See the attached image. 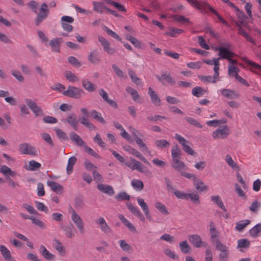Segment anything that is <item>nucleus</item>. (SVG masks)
Here are the masks:
<instances>
[{
	"mask_svg": "<svg viewBox=\"0 0 261 261\" xmlns=\"http://www.w3.org/2000/svg\"><path fill=\"white\" fill-rule=\"evenodd\" d=\"M27 5L33 12L37 14L35 19V23L37 26H38L43 20L45 19L49 14V10L45 3L41 5L38 13H37L38 3L36 1H31L27 4Z\"/></svg>",
	"mask_w": 261,
	"mask_h": 261,
	"instance_id": "obj_1",
	"label": "nucleus"
},
{
	"mask_svg": "<svg viewBox=\"0 0 261 261\" xmlns=\"http://www.w3.org/2000/svg\"><path fill=\"white\" fill-rule=\"evenodd\" d=\"M63 94L71 98L79 99L85 95V92L81 88L69 86L66 90L63 92Z\"/></svg>",
	"mask_w": 261,
	"mask_h": 261,
	"instance_id": "obj_2",
	"label": "nucleus"
},
{
	"mask_svg": "<svg viewBox=\"0 0 261 261\" xmlns=\"http://www.w3.org/2000/svg\"><path fill=\"white\" fill-rule=\"evenodd\" d=\"M186 178L189 179H192L193 185L198 191L201 192L203 191H207L208 190L207 186L198 177H197L194 174L191 173L190 174H187Z\"/></svg>",
	"mask_w": 261,
	"mask_h": 261,
	"instance_id": "obj_3",
	"label": "nucleus"
},
{
	"mask_svg": "<svg viewBox=\"0 0 261 261\" xmlns=\"http://www.w3.org/2000/svg\"><path fill=\"white\" fill-rule=\"evenodd\" d=\"M19 152L21 154H28L32 156L37 155V150L35 147L28 143H23L19 145Z\"/></svg>",
	"mask_w": 261,
	"mask_h": 261,
	"instance_id": "obj_4",
	"label": "nucleus"
},
{
	"mask_svg": "<svg viewBox=\"0 0 261 261\" xmlns=\"http://www.w3.org/2000/svg\"><path fill=\"white\" fill-rule=\"evenodd\" d=\"M164 179L167 186V190L169 192H173L176 197L179 199L187 200V193H185L182 191L175 190L172 185L171 180L169 178L165 177Z\"/></svg>",
	"mask_w": 261,
	"mask_h": 261,
	"instance_id": "obj_5",
	"label": "nucleus"
},
{
	"mask_svg": "<svg viewBox=\"0 0 261 261\" xmlns=\"http://www.w3.org/2000/svg\"><path fill=\"white\" fill-rule=\"evenodd\" d=\"M70 213L71 214L72 221L75 224L80 232L83 234L84 232V224L82 218L72 207L70 208Z\"/></svg>",
	"mask_w": 261,
	"mask_h": 261,
	"instance_id": "obj_6",
	"label": "nucleus"
},
{
	"mask_svg": "<svg viewBox=\"0 0 261 261\" xmlns=\"http://www.w3.org/2000/svg\"><path fill=\"white\" fill-rule=\"evenodd\" d=\"M171 166L175 170L179 172L180 174L186 177L187 174H190L191 173L186 172L184 170H186L187 167L185 163L180 161L179 159L174 160L172 161L171 163Z\"/></svg>",
	"mask_w": 261,
	"mask_h": 261,
	"instance_id": "obj_7",
	"label": "nucleus"
},
{
	"mask_svg": "<svg viewBox=\"0 0 261 261\" xmlns=\"http://www.w3.org/2000/svg\"><path fill=\"white\" fill-rule=\"evenodd\" d=\"M175 138L178 141L179 143L181 144L183 147L182 149L185 152L191 155L195 154L194 151L189 145L190 142L186 140L184 137L178 134H176Z\"/></svg>",
	"mask_w": 261,
	"mask_h": 261,
	"instance_id": "obj_8",
	"label": "nucleus"
},
{
	"mask_svg": "<svg viewBox=\"0 0 261 261\" xmlns=\"http://www.w3.org/2000/svg\"><path fill=\"white\" fill-rule=\"evenodd\" d=\"M99 42L103 47V49L108 55H113L116 53V49L111 46L110 43L103 37L99 36L98 37Z\"/></svg>",
	"mask_w": 261,
	"mask_h": 261,
	"instance_id": "obj_9",
	"label": "nucleus"
},
{
	"mask_svg": "<svg viewBox=\"0 0 261 261\" xmlns=\"http://www.w3.org/2000/svg\"><path fill=\"white\" fill-rule=\"evenodd\" d=\"M24 101L26 105L29 107L36 116L42 115L43 114L41 107L37 106L36 103L30 98H25Z\"/></svg>",
	"mask_w": 261,
	"mask_h": 261,
	"instance_id": "obj_10",
	"label": "nucleus"
},
{
	"mask_svg": "<svg viewBox=\"0 0 261 261\" xmlns=\"http://www.w3.org/2000/svg\"><path fill=\"white\" fill-rule=\"evenodd\" d=\"M229 134L228 127L225 125L222 128H218L213 133V137L214 139H224L227 137Z\"/></svg>",
	"mask_w": 261,
	"mask_h": 261,
	"instance_id": "obj_11",
	"label": "nucleus"
},
{
	"mask_svg": "<svg viewBox=\"0 0 261 261\" xmlns=\"http://www.w3.org/2000/svg\"><path fill=\"white\" fill-rule=\"evenodd\" d=\"M81 111L84 116L82 117L80 119V122L90 130L95 129V127L94 125L87 119V117L89 116L88 110L86 108H82L81 109Z\"/></svg>",
	"mask_w": 261,
	"mask_h": 261,
	"instance_id": "obj_12",
	"label": "nucleus"
},
{
	"mask_svg": "<svg viewBox=\"0 0 261 261\" xmlns=\"http://www.w3.org/2000/svg\"><path fill=\"white\" fill-rule=\"evenodd\" d=\"M124 149L129 152L130 153L133 154L136 157L138 158L142 161H143L145 164L150 165L149 162L145 159V158L142 155V154L138 151L137 150L132 147L130 146L127 145L124 147Z\"/></svg>",
	"mask_w": 261,
	"mask_h": 261,
	"instance_id": "obj_13",
	"label": "nucleus"
},
{
	"mask_svg": "<svg viewBox=\"0 0 261 261\" xmlns=\"http://www.w3.org/2000/svg\"><path fill=\"white\" fill-rule=\"evenodd\" d=\"M126 206L129 211L135 216L138 217L142 222H144L145 221V218L143 214L137 207L134 206L132 203H127Z\"/></svg>",
	"mask_w": 261,
	"mask_h": 261,
	"instance_id": "obj_14",
	"label": "nucleus"
},
{
	"mask_svg": "<svg viewBox=\"0 0 261 261\" xmlns=\"http://www.w3.org/2000/svg\"><path fill=\"white\" fill-rule=\"evenodd\" d=\"M96 222L98 223L101 230L106 234H110L112 232L110 227L107 224L106 220L103 217H100L96 220Z\"/></svg>",
	"mask_w": 261,
	"mask_h": 261,
	"instance_id": "obj_15",
	"label": "nucleus"
},
{
	"mask_svg": "<svg viewBox=\"0 0 261 261\" xmlns=\"http://www.w3.org/2000/svg\"><path fill=\"white\" fill-rule=\"evenodd\" d=\"M88 59L89 62L93 64H98L100 62L99 52L97 49L91 51L88 55Z\"/></svg>",
	"mask_w": 261,
	"mask_h": 261,
	"instance_id": "obj_16",
	"label": "nucleus"
},
{
	"mask_svg": "<svg viewBox=\"0 0 261 261\" xmlns=\"http://www.w3.org/2000/svg\"><path fill=\"white\" fill-rule=\"evenodd\" d=\"M137 201L138 204L141 206L143 212H144L145 217L149 220H151V216L150 215L149 210L147 204L144 202V200L142 198H138Z\"/></svg>",
	"mask_w": 261,
	"mask_h": 261,
	"instance_id": "obj_17",
	"label": "nucleus"
},
{
	"mask_svg": "<svg viewBox=\"0 0 261 261\" xmlns=\"http://www.w3.org/2000/svg\"><path fill=\"white\" fill-rule=\"evenodd\" d=\"M148 94L150 97V99L152 103L156 106L161 105V99L157 93L153 90L151 87L148 88Z\"/></svg>",
	"mask_w": 261,
	"mask_h": 261,
	"instance_id": "obj_18",
	"label": "nucleus"
},
{
	"mask_svg": "<svg viewBox=\"0 0 261 261\" xmlns=\"http://www.w3.org/2000/svg\"><path fill=\"white\" fill-rule=\"evenodd\" d=\"M70 139L74 142L77 146H83L86 144L84 140L77 134L73 132L69 133Z\"/></svg>",
	"mask_w": 261,
	"mask_h": 261,
	"instance_id": "obj_19",
	"label": "nucleus"
},
{
	"mask_svg": "<svg viewBox=\"0 0 261 261\" xmlns=\"http://www.w3.org/2000/svg\"><path fill=\"white\" fill-rule=\"evenodd\" d=\"M221 51L218 53L219 57L217 59H219V60L222 59H227L229 57H233L236 56L235 54L230 51L227 48L224 47L223 48H220Z\"/></svg>",
	"mask_w": 261,
	"mask_h": 261,
	"instance_id": "obj_20",
	"label": "nucleus"
},
{
	"mask_svg": "<svg viewBox=\"0 0 261 261\" xmlns=\"http://www.w3.org/2000/svg\"><path fill=\"white\" fill-rule=\"evenodd\" d=\"M223 96L229 99H235L239 97V94L234 91L228 89L221 90Z\"/></svg>",
	"mask_w": 261,
	"mask_h": 261,
	"instance_id": "obj_21",
	"label": "nucleus"
},
{
	"mask_svg": "<svg viewBox=\"0 0 261 261\" xmlns=\"http://www.w3.org/2000/svg\"><path fill=\"white\" fill-rule=\"evenodd\" d=\"M39 251L44 258L49 261H52L55 259V255L50 253L43 245H41Z\"/></svg>",
	"mask_w": 261,
	"mask_h": 261,
	"instance_id": "obj_22",
	"label": "nucleus"
},
{
	"mask_svg": "<svg viewBox=\"0 0 261 261\" xmlns=\"http://www.w3.org/2000/svg\"><path fill=\"white\" fill-rule=\"evenodd\" d=\"M237 248H240L241 252H244V250L248 249L250 245V242L247 239H242L238 240L237 241Z\"/></svg>",
	"mask_w": 261,
	"mask_h": 261,
	"instance_id": "obj_23",
	"label": "nucleus"
},
{
	"mask_svg": "<svg viewBox=\"0 0 261 261\" xmlns=\"http://www.w3.org/2000/svg\"><path fill=\"white\" fill-rule=\"evenodd\" d=\"M189 240L195 247L199 248L202 245L201 238L198 234L190 235Z\"/></svg>",
	"mask_w": 261,
	"mask_h": 261,
	"instance_id": "obj_24",
	"label": "nucleus"
},
{
	"mask_svg": "<svg viewBox=\"0 0 261 261\" xmlns=\"http://www.w3.org/2000/svg\"><path fill=\"white\" fill-rule=\"evenodd\" d=\"M62 41L61 38H56L51 40L49 42V45L51 47V50L54 52L59 53L60 45Z\"/></svg>",
	"mask_w": 261,
	"mask_h": 261,
	"instance_id": "obj_25",
	"label": "nucleus"
},
{
	"mask_svg": "<svg viewBox=\"0 0 261 261\" xmlns=\"http://www.w3.org/2000/svg\"><path fill=\"white\" fill-rule=\"evenodd\" d=\"M97 189L100 191L109 195H112L114 194V191L113 187L110 185L98 184L97 186Z\"/></svg>",
	"mask_w": 261,
	"mask_h": 261,
	"instance_id": "obj_26",
	"label": "nucleus"
},
{
	"mask_svg": "<svg viewBox=\"0 0 261 261\" xmlns=\"http://www.w3.org/2000/svg\"><path fill=\"white\" fill-rule=\"evenodd\" d=\"M130 160L134 164V165L131 166L128 163H126L125 164L127 166L131 168L132 170L136 169L140 172H143L142 168L143 165L140 162L132 158H130Z\"/></svg>",
	"mask_w": 261,
	"mask_h": 261,
	"instance_id": "obj_27",
	"label": "nucleus"
},
{
	"mask_svg": "<svg viewBox=\"0 0 261 261\" xmlns=\"http://www.w3.org/2000/svg\"><path fill=\"white\" fill-rule=\"evenodd\" d=\"M66 122L70 125L75 130H77L78 121L74 114L72 113L66 119Z\"/></svg>",
	"mask_w": 261,
	"mask_h": 261,
	"instance_id": "obj_28",
	"label": "nucleus"
},
{
	"mask_svg": "<svg viewBox=\"0 0 261 261\" xmlns=\"http://www.w3.org/2000/svg\"><path fill=\"white\" fill-rule=\"evenodd\" d=\"M47 185L50 188L52 191L56 193L62 192L63 190L62 186L54 181L48 180L47 181Z\"/></svg>",
	"mask_w": 261,
	"mask_h": 261,
	"instance_id": "obj_29",
	"label": "nucleus"
},
{
	"mask_svg": "<svg viewBox=\"0 0 261 261\" xmlns=\"http://www.w3.org/2000/svg\"><path fill=\"white\" fill-rule=\"evenodd\" d=\"M0 252L5 260L7 261L12 260V257L11 253L5 246L2 245H0Z\"/></svg>",
	"mask_w": 261,
	"mask_h": 261,
	"instance_id": "obj_30",
	"label": "nucleus"
},
{
	"mask_svg": "<svg viewBox=\"0 0 261 261\" xmlns=\"http://www.w3.org/2000/svg\"><path fill=\"white\" fill-rule=\"evenodd\" d=\"M82 84L84 89L88 92H91L96 89V87L87 79H83L82 80Z\"/></svg>",
	"mask_w": 261,
	"mask_h": 261,
	"instance_id": "obj_31",
	"label": "nucleus"
},
{
	"mask_svg": "<svg viewBox=\"0 0 261 261\" xmlns=\"http://www.w3.org/2000/svg\"><path fill=\"white\" fill-rule=\"evenodd\" d=\"M93 5L94 11L101 14L103 13L104 10L107 11V9H108V8L102 2H93Z\"/></svg>",
	"mask_w": 261,
	"mask_h": 261,
	"instance_id": "obj_32",
	"label": "nucleus"
},
{
	"mask_svg": "<svg viewBox=\"0 0 261 261\" xmlns=\"http://www.w3.org/2000/svg\"><path fill=\"white\" fill-rule=\"evenodd\" d=\"M261 224L258 223L255 225L249 230L250 235L253 238L258 237L261 235Z\"/></svg>",
	"mask_w": 261,
	"mask_h": 261,
	"instance_id": "obj_33",
	"label": "nucleus"
},
{
	"mask_svg": "<svg viewBox=\"0 0 261 261\" xmlns=\"http://www.w3.org/2000/svg\"><path fill=\"white\" fill-rule=\"evenodd\" d=\"M76 161L77 159L74 156H72L69 158L66 168V171L68 174H70L72 172L73 166L75 164Z\"/></svg>",
	"mask_w": 261,
	"mask_h": 261,
	"instance_id": "obj_34",
	"label": "nucleus"
},
{
	"mask_svg": "<svg viewBox=\"0 0 261 261\" xmlns=\"http://www.w3.org/2000/svg\"><path fill=\"white\" fill-rule=\"evenodd\" d=\"M74 207L77 210L82 209L85 206L84 198L82 196L76 197L74 199Z\"/></svg>",
	"mask_w": 261,
	"mask_h": 261,
	"instance_id": "obj_35",
	"label": "nucleus"
},
{
	"mask_svg": "<svg viewBox=\"0 0 261 261\" xmlns=\"http://www.w3.org/2000/svg\"><path fill=\"white\" fill-rule=\"evenodd\" d=\"M181 155V150L177 144L175 145L171 149V155L172 161L179 159Z\"/></svg>",
	"mask_w": 261,
	"mask_h": 261,
	"instance_id": "obj_36",
	"label": "nucleus"
},
{
	"mask_svg": "<svg viewBox=\"0 0 261 261\" xmlns=\"http://www.w3.org/2000/svg\"><path fill=\"white\" fill-rule=\"evenodd\" d=\"M90 115L93 119L96 120L97 121L102 124L106 123V121L102 117L101 114L96 110H92L90 113Z\"/></svg>",
	"mask_w": 261,
	"mask_h": 261,
	"instance_id": "obj_37",
	"label": "nucleus"
},
{
	"mask_svg": "<svg viewBox=\"0 0 261 261\" xmlns=\"http://www.w3.org/2000/svg\"><path fill=\"white\" fill-rule=\"evenodd\" d=\"M131 185L134 189L137 191H141L144 188L143 182L142 181L139 179H133L131 182Z\"/></svg>",
	"mask_w": 261,
	"mask_h": 261,
	"instance_id": "obj_38",
	"label": "nucleus"
},
{
	"mask_svg": "<svg viewBox=\"0 0 261 261\" xmlns=\"http://www.w3.org/2000/svg\"><path fill=\"white\" fill-rule=\"evenodd\" d=\"M126 90L128 93L132 95L133 99L135 101L138 102L139 101L140 95L136 89H134L130 87H127L126 89Z\"/></svg>",
	"mask_w": 261,
	"mask_h": 261,
	"instance_id": "obj_39",
	"label": "nucleus"
},
{
	"mask_svg": "<svg viewBox=\"0 0 261 261\" xmlns=\"http://www.w3.org/2000/svg\"><path fill=\"white\" fill-rule=\"evenodd\" d=\"M0 172L4 174L5 176L10 175L12 177H14L16 173L11 170V169L6 165H2L0 166Z\"/></svg>",
	"mask_w": 261,
	"mask_h": 261,
	"instance_id": "obj_40",
	"label": "nucleus"
},
{
	"mask_svg": "<svg viewBox=\"0 0 261 261\" xmlns=\"http://www.w3.org/2000/svg\"><path fill=\"white\" fill-rule=\"evenodd\" d=\"M41 166L39 163L34 160H32L29 162L28 166H27L25 169L28 171H35L39 169Z\"/></svg>",
	"mask_w": 261,
	"mask_h": 261,
	"instance_id": "obj_41",
	"label": "nucleus"
},
{
	"mask_svg": "<svg viewBox=\"0 0 261 261\" xmlns=\"http://www.w3.org/2000/svg\"><path fill=\"white\" fill-rule=\"evenodd\" d=\"M154 206L162 214L164 215H168L169 214V212L167 210L166 206L163 203L157 201L155 203Z\"/></svg>",
	"mask_w": 261,
	"mask_h": 261,
	"instance_id": "obj_42",
	"label": "nucleus"
},
{
	"mask_svg": "<svg viewBox=\"0 0 261 261\" xmlns=\"http://www.w3.org/2000/svg\"><path fill=\"white\" fill-rule=\"evenodd\" d=\"M119 218L122 222L132 231H135L136 228L134 226L126 219L122 214L119 215Z\"/></svg>",
	"mask_w": 261,
	"mask_h": 261,
	"instance_id": "obj_43",
	"label": "nucleus"
},
{
	"mask_svg": "<svg viewBox=\"0 0 261 261\" xmlns=\"http://www.w3.org/2000/svg\"><path fill=\"white\" fill-rule=\"evenodd\" d=\"M206 6V9H208L209 10L214 13L217 17L218 19L224 25L226 26H229L228 23L226 21H225L208 3L204 4Z\"/></svg>",
	"mask_w": 261,
	"mask_h": 261,
	"instance_id": "obj_44",
	"label": "nucleus"
},
{
	"mask_svg": "<svg viewBox=\"0 0 261 261\" xmlns=\"http://www.w3.org/2000/svg\"><path fill=\"white\" fill-rule=\"evenodd\" d=\"M225 161L228 165L233 170H240V168L238 165L232 160L229 154H227L225 157Z\"/></svg>",
	"mask_w": 261,
	"mask_h": 261,
	"instance_id": "obj_45",
	"label": "nucleus"
},
{
	"mask_svg": "<svg viewBox=\"0 0 261 261\" xmlns=\"http://www.w3.org/2000/svg\"><path fill=\"white\" fill-rule=\"evenodd\" d=\"M206 90L199 86L194 88L192 91V94L197 97H200L203 96Z\"/></svg>",
	"mask_w": 261,
	"mask_h": 261,
	"instance_id": "obj_46",
	"label": "nucleus"
},
{
	"mask_svg": "<svg viewBox=\"0 0 261 261\" xmlns=\"http://www.w3.org/2000/svg\"><path fill=\"white\" fill-rule=\"evenodd\" d=\"M179 246L181 251L185 254L189 253L191 251V247L187 241L181 242Z\"/></svg>",
	"mask_w": 261,
	"mask_h": 261,
	"instance_id": "obj_47",
	"label": "nucleus"
},
{
	"mask_svg": "<svg viewBox=\"0 0 261 261\" xmlns=\"http://www.w3.org/2000/svg\"><path fill=\"white\" fill-rule=\"evenodd\" d=\"M250 223V221L249 220H242L236 223V229L239 231H242Z\"/></svg>",
	"mask_w": 261,
	"mask_h": 261,
	"instance_id": "obj_48",
	"label": "nucleus"
},
{
	"mask_svg": "<svg viewBox=\"0 0 261 261\" xmlns=\"http://www.w3.org/2000/svg\"><path fill=\"white\" fill-rule=\"evenodd\" d=\"M60 226L61 228L64 231L66 232V236L67 238H73V237L74 236V234L73 233L72 230L70 227H69L63 224H61Z\"/></svg>",
	"mask_w": 261,
	"mask_h": 261,
	"instance_id": "obj_49",
	"label": "nucleus"
},
{
	"mask_svg": "<svg viewBox=\"0 0 261 261\" xmlns=\"http://www.w3.org/2000/svg\"><path fill=\"white\" fill-rule=\"evenodd\" d=\"M155 145L159 148H166L170 146V143L168 141L162 140H156L154 142Z\"/></svg>",
	"mask_w": 261,
	"mask_h": 261,
	"instance_id": "obj_50",
	"label": "nucleus"
},
{
	"mask_svg": "<svg viewBox=\"0 0 261 261\" xmlns=\"http://www.w3.org/2000/svg\"><path fill=\"white\" fill-rule=\"evenodd\" d=\"M187 1L193 6L199 9H206V6L204 4L207 3L206 2L199 3L196 0H187Z\"/></svg>",
	"mask_w": 261,
	"mask_h": 261,
	"instance_id": "obj_51",
	"label": "nucleus"
},
{
	"mask_svg": "<svg viewBox=\"0 0 261 261\" xmlns=\"http://www.w3.org/2000/svg\"><path fill=\"white\" fill-rule=\"evenodd\" d=\"M84 167L88 171H93L94 170H96L97 169V167L94 164H93L88 159H86L84 160Z\"/></svg>",
	"mask_w": 261,
	"mask_h": 261,
	"instance_id": "obj_52",
	"label": "nucleus"
},
{
	"mask_svg": "<svg viewBox=\"0 0 261 261\" xmlns=\"http://www.w3.org/2000/svg\"><path fill=\"white\" fill-rule=\"evenodd\" d=\"M190 198L194 203L198 204L200 203L199 196L197 193H187V199Z\"/></svg>",
	"mask_w": 261,
	"mask_h": 261,
	"instance_id": "obj_53",
	"label": "nucleus"
},
{
	"mask_svg": "<svg viewBox=\"0 0 261 261\" xmlns=\"http://www.w3.org/2000/svg\"><path fill=\"white\" fill-rule=\"evenodd\" d=\"M163 79L166 81L167 83L173 85L175 83V80L171 76L170 73H168L167 71H165L162 74Z\"/></svg>",
	"mask_w": 261,
	"mask_h": 261,
	"instance_id": "obj_54",
	"label": "nucleus"
},
{
	"mask_svg": "<svg viewBox=\"0 0 261 261\" xmlns=\"http://www.w3.org/2000/svg\"><path fill=\"white\" fill-rule=\"evenodd\" d=\"M65 76L67 80L70 82H73L79 81V78L70 71H66L65 72Z\"/></svg>",
	"mask_w": 261,
	"mask_h": 261,
	"instance_id": "obj_55",
	"label": "nucleus"
},
{
	"mask_svg": "<svg viewBox=\"0 0 261 261\" xmlns=\"http://www.w3.org/2000/svg\"><path fill=\"white\" fill-rule=\"evenodd\" d=\"M84 151L86 153H88L89 155L97 159L100 158V155L98 153H97L95 151H94L92 148L87 146L86 144L84 146Z\"/></svg>",
	"mask_w": 261,
	"mask_h": 261,
	"instance_id": "obj_56",
	"label": "nucleus"
},
{
	"mask_svg": "<svg viewBox=\"0 0 261 261\" xmlns=\"http://www.w3.org/2000/svg\"><path fill=\"white\" fill-rule=\"evenodd\" d=\"M135 140L137 145L139 148L142 149V150L147 151L148 150L146 144L143 142V140L138 136L137 135H135Z\"/></svg>",
	"mask_w": 261,
	"mask_h": 261,
	"instance_id": "obj_57",
	"label": "nucleus"
},
{
	"mask_svg": "<svg viewBox=\"0 0 261 261\" xmlns=\"http://www.w3.org/2000/svg\"><path fill=\"white\" fill-rule=\"evenodd\" d=\"M185 119L188 123L194 125V126L198 128L202 127V125L197 120L192 117H186Z\"/></svg>",
	"mask_w": 261,
	"mask_h": 261,
	"instance_id": "obj_58",
	"label": "nucleus"
},
{
	"mask_svg": "<svg viewBox=\"0 0 261 261\" xmlns=\"http://www.w3.org/2000/svg\"><path fill=\"white\" fill-rule=\"evenodd\" d=\"M214 243L216 249L220 252H224V251L228 249V248L222 244L220 240H216V242Z\"/></svg>",
	"mask_w": 261,
	"mask_h": 261,
	"instance_id": "obj_59",
	"label": "nucleus"
},
{
	"mask_svg": "<svg viewBox=\"0 0 261 261\" xmlns=\"http://www.w3.org/2000/svg\"><path fill=\"white\" fill-rule=\"evenodd\" d=\"M260 207L261 203L259 202L257 200H255L249 206V209L250 211L256 213H257L258 209Z\"/></svg>",
	"mask_w": 261,
	"mask_h": 261,
	"instance_id": "obj_60",
	"label": "nucleus"
},
{
	"mask_svg": "<svg viewBox=\"0 0 261 261\" xmlns=\"http://www.w3.org/2000/svg\"><path fill=\"white\" fill-rule=\"evenodd\" d=\"M11 73L20 82L24 81V77L20 72L17 70H11Z\"/></svg>",
	"mask_w": 261,
	"mask_h": 261,
	"instance_id": "obj_61",
	"label": "nucleus"
},
{
	"mask_svg": "<svg viewBox=\"0 0 261 261\" xmlns=\"http://www.w3.org/2000/svg\"><path fill=\"white\" fill-rule=\"evenodd\" d=\"M55 130L56 131V134L59 138L64 140H68V138L66 134L64 132H63L61 129L56 128L55 129Z\"/></svg>",
	"mask_w": 261,
	"mask_h": 261,
	"instance_id": "obj_62",
	"label": "nucleus"
},
{
	"mask_svg": "<svg viewBox=\"0 0 261 261\" xmlns=\"http://www.w3.org/2000/svg\"><path fill=\"white\" fill-rule=\"evenodd\" d=\"M68 61L70 64L76 68L80 67L82 65L81 63L74 57H69L68 58Z\"/></svg>",
	"mask_w": 261,
	"mask_h": 261,
	"instance_id": "obj_63",
	"label": "nucleus"
},
{
	"mask_svg": "<svg viewBox=\"0 0 261 261\" xmlns=\"http://www.w3.org/2000/svg\"><path fill=\"white\" fill-rule=\"evenodd\" d=\"M41 136L46 142H47L48 144H49L50 146L53 147L54 146V144L53 142L52 139L50 137V136L46 133H44L41 134Z\"/></svg>",
	"mask_w": 261,
	"mask_h": 261,
	"instance_id": "obj_64",
	"label": "nucleus"
}]
</instances>
